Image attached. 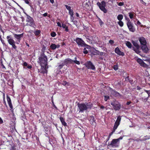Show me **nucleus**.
Here are the masks:
<instances>
[{
    "label": "nucleus",
    "instance_id": "1",
    "mask_svg": "<svg viewBox=\"0 0 150 150\" xmlns=\"http://www.w3.org/2000/svg\"><path fill=\"white\" fill-rule=\"evenodd\" d=\"M92 106V104L88 103H79L78 104V106L79 110V112H83L85 111L90 109Z\"/></svg>",
    "mask_w": 150,
    "mask_h": 150
},
{
    "label": "nucleus",
    "instance_id": "2",
    "mask_svg": "<svg viewBox=\"0 0 150 150\" xmlns=\"http://www.w3.org/2000/svg\"><path fill=\"white\" fill-rule=\"evenodd\" d=\"M142 59L140 58H137V62L139 63L141 66L147 68L148 67V65L145 63L143 60L148 62L149 63H150V58L148 57L144 56H142Z\"/></svg>",
    "mask_w": 150,
    "mask_h": 150
},
{
    "label": "nucleus",
    "instance_id": "3",
    "mask_svg": "<svg viewBox=\"0 0 150 150\" xmlns=\"http://www.w3.org/2000/svg\"><path fill=\"white\" fill-rule=\"evenodd\" d=\"M26 21V25L35 28L36 25L33 18L27 15Z\"/></svg>",
    "mask_w": 150,
    "mask_h": 150
},
{
    "label": "nucleus",
    "instance_id": "4",
    "mask_svg": "<svg viewBox=\"0 0 150 150\" xmlns=\"http://www.w3.org/2000/svg\"><path fill=\"white\" fill-rule=\"evenodd\" d=\"M39 62L42 66H46L47 63V57L44 53L39 57Z\"/></svg>",
    "mask_w": 150,
    "mask_h": 150
},
{
    "label": "nucleus",
    "instance_id": "5",
    "mask_svg": "<svg viewBox=\"0 0 150 150\" xmlns=\"http://www.w3.org/2000/svg\"><path fill=\"white\" fill-rule=\"evenodd\" d=\"M97 5L99 7L100 9L104 13H106L108 12L107 10L105 8L106 6V2L104 1H102L100 2H98Z\"/></svg>",
    "mask_w": 150,
    "mask_h": 150
},
{
    "label": "nucleus",
    "instance_id": "6",
    "mask_svg": "<svg viewBox=\"0 0 150 150\" xmlns=\"http://www.w3.org/2000/svg\"><path fill=\"white\" fill-rule=\"evenodd\" d=\"M6 38L7 40V41L8 43L11 45H12V47L14 49H16L17 48L16 46L15 45V41L11 37V36H7Z\"/></svg>",
    "mask_w": 150,
    "mask_h": 150
},
{
    "label": "nucleus",
    "instance_id": "7",
    "mask_svg": "<svg viewBox=\"0 0 150 150\" xmlns=\"http://www.w3.org/2000/svg\"><path fill=\"white\" fill-rule=\"evenodd\" d=\"M121 117L120 116H119L118 117L117 120H116V121L115 123L113 130V131L111 132V134H113V133L115 132V130L117 129V127L119 125L120 123V122L121 121Z\"/></svg>",
    "mask_w": 150,
    "mask_h": 150
},
{
    "label": "nucleus",
    "instance_id": "8",
    "mask_svg": "<svg viewBox=\"0 0 150 150\" xmlns=\"http://www.w3.org/2000/svg\"><path fill=\"white\" fill-rule=\"evenodd\" d=\"M111 104L113 107L114 109L116 110H119L120 108V105L117 101L111 102Z\"/></svg>",
    "mask_w": 150,
    "mask_h": 150
},
{
    "label": "nucleus",
    "instance_id": "9",
    "mask_svg": "<svg viewBox=\"0 0 150 150\" xmlns=\"http://www.w3.org/2000/svg\"><path fill=\"white\" fill-rule=\"evenodd\" d=\"M85 65L88 69H91L93 70H95L96 68L95 66L90 61H88L86 62L85 63Z\"/></svg>",
    "mask_w": 150,
    "mask_h": 150
},
{
    "label": "nucleus",
    "instance_id": "10",
    "mask_svg": "<svg viewBox=\"0 0 150 150\" xmlns=\"http://www.w3.org/2000/svg\"><path fill=\"white\" fill-rule=\"evenodd\" d=\"M76 41L79 47H82L85 45V43L80 38H77Z\"/></svg>",
    "mask_w": 150,
    "mask_h": 150
},
{
    "label": "nucleus",
    "instance_id": "11",
    "mask_svg": "<svg viewBox=\"0 0 150 150\" xmlns=\"http://www.w3.org/2000/svg\"><path fill=\"white\" fill-rule=\"evenodd\" d=\"M127 25L130 31L133 32L135 31V30L134 27L129 20L127 22Z\"/></svg>",
    "mask_w": 150,
    "mask_h": 150
},
{
    "label": "nucleus",
    "instance_id": "12",
    "mask_svg": "<svg viewBox=\"0 0 150 150\" xmlns=\"http://www.w3.org/2000/svg\"><path fill=\"white\" fill-rule=\"evenodd\" d=\"M117 140H118V139H114L112 140L110 144V145L112 147H117L118 146L119 143Z\"/></svg>",
    "mask_w": 150,
    "mask_h": 150
},
{
    "label": "nucleus",
    "instance_id": "13",
    "mask_svg": "<svg viewBox=\"0 0 150 150\" xmlns=\"http://www.w3.org/2000/svg\"><path fill=\"white\" fill-rule=\"evenodd\" d=\"M115 51L116 54L124 56V53L120 51L118 47H117L115 49Z\"/></svg>",
    "mask_w": 150,
    "mask_h": 150
},
{
    "label": "nucleus",
    "instance_id": "14",
    "mask_svg": "<svg viewBox=\"0 0 150 150\" xmlns=\"http://www.w3.org/2000/svg\"><path fill=\"white\" fill-rule=\"evenodd\" d=\"M139 41L142 45H146V41L145 39L143 37H142L139 38Z\"/></svg>",
    "mask_w": 150,
    "mask_h": 150
},
{
    "label": "nucleus",
    "instance_id": "15",
    "mask_svg": "<svg viewBox=\"0 0 150 150\" xmlns=\"http://www.w3.org/2000/svg\"><path fill=\"white\" fill-rule=\"evenodd\" d=\"M142 50L144 51V52L146 53H147L149 49L147 47L146 45H142Z\"/></svg>",
    "mask_w": 150,
    "mask_h": 150
},
{
    "label": "nucleus",
    "instance_id": "16",
    "mask_svg": "<svg viewBox=\"0 0 150 150\" xmlns=\"http://www.w3.org/2000/svg\"><path fill=\"white\" fill-rule=\"evenodd\" d=\"M59 45L58 44L56 45L54 44H52L50 46V48L52 50H54L56 48H59Z\"/></svg>",
    "mask_w": 150,
    "mask_h": 150
},
{
    "label": "nucleus",
    "instance_id": "17",
    "mask_svg": "<svg viewBox=\"0 0 150 150\" xmlns=\"http://www.w3.org/2000/svg\"><path fill=\"white\" fill-rule=\"evenodd\" d=\"M65 64H73V61L70 59H65L64 62Z\"/></svg>",
    "mask_w": 150,
    "mask_h": 150
},
{
    "label": "nucleus",
    "instance_id": "18",
    "mask_svg": "<svg viewBox=\"0 0 150 150\" xmlns=\"http://www.w3.org/2000/svg\"><path fill=\"white\" fill-rule=\"evenodd\" d=\"M14 36L15 38L17 39V40L19 42L20 40H21V38L23 36V34H15L14 35Z\"/></svg>",
    "mask_w": 150,
    "mask_h": 150
},
{
    "label": "nucleus",
    "instance_id": "19",
    "mask_svg": "<svg viewBox=\"0 0 150 150\" xmlns=\"http://www.w3.org/2000/svg\"><path fill=\"white\" fill-rule=\"evenodd\" d=\"M7 101L9 106L10 108L12 109L13 108V106L12 105V103H11V99L10 98L7 96Z\"/></svg>",
    "mask_w": 150,
    "mask_h": 150
},
{
    "label": "nucleus",
    "instance_id": "20",
    "mask_svg": "<svg viewBox=\"0 0 150 150\" xmlns=\"http://www.w3.org/2000/svg\"><path fill=\"white\" fill-rule=\"evenodd\" d=\"M110 91L112 95L115 96H117L120 95L119 93L112 89H111Z\"/></svg>",
    "mask_w": 150,
    "mask_h": 150
},
{
    "label": "nucleus",
    "instance_id": "21",
    "mask_svg": "<svg viewBox=\"0 0 150 150\" xmlns=\"http://www.w3.org/2000/svg\"><path fill=\"white\" fill-rule=\"evenodd\" d=\"M148 94V97L147 98H142V100L145 101H146L148 99V98L150 96V91H147L145 90V91Z\"/></svg>",
    "mask_w": 150,
    "mask_h": 150
},
{
    "label": "nucleus",
    "instance_id": "22",
    "mask_svg": "<svg viewBox=\"0 0 150 150\" xmlns=\"http://www.w3.org/2000/svg\"><path fill=\"white\" fill-rule=\"evenodd\" d=\"M60 120L62 125L65 126H67V123L65 122L64 119L63 117H60Z\"/></svg>",
    "mask_w": 150,
    "mask_h": 150
},
{
    "label": "nucleus",
    "instance_id": "23",
    "mask_svg": "<svg viewBox=\"0 0 150 150\" xmlns=\"http://www.w3.org/2000/svg\"><path fill=\"white\" fill-rule=\"evenodd\" d=\"M132 43L134 46L136 47V48H139V47L138 44V42L136 41H133L132 42Z\"/></svg>",
    "mask_w": 150,
    "mask_h": 150
},
{
    "label": "nucleus",
    "instance_id": "24",
    "mask_svg": "<svg viewBox=\"0 0 150 150\" xmlns=\"http://www.w3.org/2000/svg\"><path fill=\"white\" fill-rule=\"evenodd\" d=\"M128 14L130 19H132L134 16H135L134 13L133 12H129L128 13Z\"/></svg>",
    "mask_w": 150,
    "mask_h": 150
},
{
    "label": "nucleus",
    "instance_id": "25",
    "mask_svg": "<svg viewBox=\"0 0 150 150\" xmlns=\"http://www.w3.org/2000/svg\"><path fill=\"white\" fill-rule=\"evenodd\" d=\"M90 122L91 125H95V122L94 121V117L92 116L91 117V119L90 120Z\"/></svg>",
    "mask_w": 150,
    "mask_h": 150
},
{
    "label": "nucleus",
    "instance_id": "26",
    "mask_svg": "<svg viewBox=\"0 0 150 150\" xmlns=\"http://www.w3.org/2000/svg\"><path fill=\"white\" fill-rule=\"evenodd\" d=\"M92 53L94 55H97L100 54V52L96 50H95L93 51Z\"/></svg>",
    "mask_w": 150,
    "mask_h": 150
},
{
    "label": "nucleus",
    "instance_id": "27",
    "mask_svg": "<svg viewBox=\"0 0 150 150\" xmlns=\"http://www.w3.org/2000/svg\"><path fill=\"white\" fill-rule=\"evenodd\" d=\"M125 43L126 46L129 48H131L132 47V44L131 43L128 41H126Z\"/></svg>",
    "mask_w": 150,
    "mask_h": 150
},
{
    "label": "nucleus",
    "instance_id": "28",
    "mask_svg": "<svg viewBox=\"0 0 150 150\" xmlns=\"http://www.w3.org/2000/svg\"><path fill=\"white\" fill-rule=\"evenodd\" d=\"M76 59H77V57H76L74 58V60H73V63H75V64H78V65L80 64V63L79 62V61H77L76 60Z\"/></svg>",
    "mask_w": 150,
    "mask_h": 150
},
{
    "label": "nucleus",
    "instance_id": "29",
    "mask_svg": "<svg viewBox=\"0 0 150 150\" xmlns=\"http://www.w3.org/2000/svg\"><path fill=\"white\" fill-rule=\"evenodd\" d=\"M123 18V16L122 14L119 15L117 17V18L119 21H121Z\"/></svg>",
    "mask_w": 150,
    "mask_h": 150
},
{
    "label": "nucleus",
    "instance_id": "30",
    "mask_svg": "<svg viewBox=\"0 0 150 150\" xmlns=\"http://www.w3.org/2000/svg\"><path fill=\"white\" fill-rule=\"evenodd\" d=\"M51 36L52 37H55L56 35V33L55 32H52L50 33Z\"/></svg>",
    "mask_w": 150,
    "mask_h": 150
},
{
    "label": "nucleus",
    "instance_id": "31",
    "mask_svg": "<svg viewBox=\"0 0 150 150\" xmlns=\"http://www.w3.org/2000/svg\"><path fill=\"white\" fill-rule=\"evenodd\" d=\"M62 84L64 86L67 85L68 86L69 85L68 83L65 81H63L62 83Z\"/></svg>",
    "mask_w": 150,
    "mask_h": 150
},
{
    "label": "nucleus",
    "instance_id": "32",
    "mask_svg": "<svg viewBox=\"0 0 150 150\" xmlns=\"http://www.w3.org/2000/svg\"><path fill=\"white\" fill-rule=\"evenodd\" d=\"M65 64L64 62H63L61 64H60L59 65V69H61L63 67L64 65Z\"/></svg>",
    "mask_w": 150,
    "mask_h": 150
},
{
    "label": "nucleus",
    "instance_id": "33",
    "mask_svg": "<svg viewBox=\"0 0 150 150\" xmlns=\"http://www.w3.org/2000/svg\"><path fill=\"white\" fill-rule=\"evenodd\" d=\"M139 48H136V49H135L134 48H133V50L137 54H139L140 53V52L139 50Z\"/></svg>",
    "mask_w": 150,
    "mask_h": 150
},
{
    "label": "nucleus",
    "instance_id": "34",
    "mask_svg": "<svg viewBox=\"0 0 150 150\" xmlns=\"http://www.w3.org/2000/svg\"><path fill=\"white\" fill-rule=\"evenodd\" d=\"M118 24L121 27L123 26L124 24L121 21H119L118 22Z\"/></svg>",
    "mask_w": 150,
    "mask_h": 150
},
{
    "label": "nucleus",
    "instance_id": "35",
    "mask_svg": "<svg viewBox=\"0 0 150 150\" xmlns=\"http://www.w3.org/2000/svg\"><path fill=\"white\" fill-rule=\"evenodd\" d=\"M40 31L39 30H37L35 31V34L36 35H38L40 33Z\"/></svg>",
    "mask_w": 150,
    "mask_h": 150
},
{
    "label": "nucleus",
    "instance_id": "36",
    "mask_svg": "<svg viewBox=\"0 0 150 150\" xmlns=\"http://www.w3.org/2000/svg\"><path fill=\"white\" fill-rule=\"evenodd\" d=\"M113 68L115 70H117L118 69V65L117 64L114 65L113 66Z\"/></svg>",
    "mask_w": 150,
    "mask_h": 150
},
{
    "label": "nucleus",
    "instance_id": "37",
    "mask_svg": "<svg viewBox=\"0 0 150 150\" xmlns=\"http://www.w3.org/2000/svg\"><path fill=\"white\" fill-rule=\"evenodd\" d=\"M69 13L70 16H73V12L72 10H71L69 11Z\"/></svg>",
    "mask_w": 150,
    "mask_h": 150
},
{
    "label": "nucleus",
    "instance_id": "38",
    "mask_svg": "<svg viewBox=\"0 0 150 150\" xmlns=\"http://www.w3.org/2000/svg\"><path fill=\"white\" fill-rule=\"evenodd\" d=\"M104 100L105 101H107V100L109 99V97L108 96H105Z\"/></svg>",
    "mask_w": 150,
    "mask_h": 150
},
{
    "label": "nucleus",
    "instance_id": "39",
    "mask_svg": "<svg viewBox=\"0 0 150 150\" xmlns=\"http://www.w3.org/2000/svg\"><path fill=\"white\" fill-rule=\"evenodd\" d=\"M83 52L84 54H87L88 53L87 50H86V48L85 47L83 49Z\"/></svg>",
    "mask_w": 150,
    "mask_h": 150
},
{
    "label": "nucleus",
    "instance_id": "40",
    "mask_svg": "<svg viewBox=\"0 0 150 150\" xmlns=\"http://www.w3.org/2000/svg\"><path fill=\"white\" fill-rule=\"evenodd\" d=\"M66 7V8L69 11V10H71V7L70 6H68L67 5H66L65 6Z\"/></svg>",
    "mask_w": 150,
    "mask_h": 150
},
{
    "label": "nucleus",
    "instance_id": "41",
    "mask_svg": "<svg viewBox=\"0 0 150 150\" xmlns=\"http://www.w3.org/2000/svg\"><path fill=\"white\" fill-rule=\"evenodd\" d=\"M74 20V17H73V16H71V17H70L71 21L72 22H73Z\"/></svg>",
    "mask_w": 150,
    "mask_h": 150
},
{
    "label": "nucleus",
    "instance_id": "42",
    "mask_svg": "<svg viewBox=\"0 0 150 150\" xmlns=\"http://www.w3.org/2000/svg\"><path fill=\"white\" fill-rule=\"evenodd\" d=\"M118 5L119 6H123L124 5V3L123 2H121L119 3L118 4Z\"/></svg>",
    "mask_w": 150,
    "mask_h": 150
},
{
    "label": "nucleus",
    "instance_id": "43",
    "mask_svg": "<svg viewBox=\"0 0 150 150\" xmlns=\"http://www.w3.org/2000/svg\"><path fill=\"white\" fill-rule=\"evenodd\" d=\"M66 25L65 24L62 23V27L64 28H65L66 27H67Z\"/></svg>",
    "mask_w": 150,
    "mask_h": 150
},
{
    "label": "nucleus",
    "instance_id": "44",
    "mask_svg": "<svg viewBox=\"0 0 150 150\" xmlns=\"http://www.w3.org/2000/svg\"><path fill=\"white\" fill-rule=\"evenodd\" d=\"M84 47H85L87 49H89L90 47L89 46L87 45H86V44H85V46H84Z\"/></svg>",
    "mask_w": 150,
    "mask_h": 150
},
{
    "label": "nucleus",
    "instance_id": "45",
    "mask_svg": "<svg viewBox=\"0 0 150 150\" xmlns=\"http://www.w3.org/2000/svg\"><path fill=\"white\" fill-rule=\"evenodd\" d=\"M109 42L111 45H112L114 43V41L112 40H110L109 41Z\"/></svg>",
    "mask_w": 150,
    "mask_h": 150
},
{
    "label": "nucleus",
    "instance_id": "46",
    "mask_svg": "<svg viewBox=\"0 0 150 150\" xmlns=\"http://www.w3.org/2000/svg\"><path fill=\"white\" fill-rule=\"evenodd\" d=\"M57 25L60 27H62V25L60 24V23L59 22H58L57 23Z\"/></svg>",
    "mask_w": 150,
    "mask_h": 150
},
{
    "label": "nucleus",
    "instance_id": "47",
    "mask_svg": "<svg viewBox=\"0 0 150 150\" xmlns=\"http://www.w3.org/2000/svg\"><path fill=\"white\" fill-rule=\"evenodd\" d=\"M3 121L1 118L0 117V124H2L3 123Z\"/></svg>",
    "mask_w": 150,
    "mask_h": 150
},
{
    "label": "nucleus",
    "instance_id": "48",
    "mask_svg": "<svg viewBox=\"0 0 150 150\" xmlns=\"http://www.w3.org/2000/svg\"><path fill=\"white\" fill-rule=\"evenodd\" d=\"M65 28V30L67 32H68L69 31V29L67 26V27H66Z\"/></svg>",
    "mask_w": 150,
    "mask_h": 150
},
{
    "label": "nucleus",
    "instance_id": "49",
    "mask_svg": "<svg viewBox=\"0 0 150 150\" xmlns=\"http://www.w3.org/2000/svg\"><path fill=\"white\" fill-rule=\"evenodd\" d=\"M43 16L44 17L46 16H47V13H45L43 14Z\"/></svg>",
    "mask_w": 150,
    "mask_h": 150
},
{
    "label": "nucleus",
    "instance_id": "50",
    "mask_svg": "<svg viewBox=\"0 0 150 150\" xmlns=\"http://www.w3.org/2000/svg\"><path fill=\"white\" fill-rule=\"evenodd\" d=\"M122 138H123L122 137H120V138L117 139H118V140H117V141L119 142L120 140V139H122Z\"/></svg>",
    "mask_w": 150,
    "mask_h": 150
},
{
    "label": "nucleus",
    "instance_id": "51",
    "mask_svg": "<svg viewBox=\"0 0 150 150\" xmlns=\"http://www.w3.org/2000/svg\"><path fill=\"white\" fill-rule=\"evenodd\" d=\"M23 65L25 66H27L28 65V64L26 62H24L23 63Z\"/></svg>",
    "mask_w": 150,
    "mask_h": 150
},
{
    "label": "nucleus",
    "instance_id": "52",
    "mask_svg": "<svg viewBox=\"0 0 150 150\" xmlns=\"http://www.w3.org/2000/svg\"><path fill=\"white\" fill-rule=\"evenodd\" d=\"M27 68L29 69H31L32 68V66L31 65H27Z\"/></svg>",
    "mask_w": 150,
    "mask_h": 150
},
{
    "label": "nucleus",
    "instance_id": "53",
    "mask_svg": "<svg viewBox=\"0 0 150 150\" xmlns=\"http://www.w3.org/2000/svg\"><path fill=\"white\" fill-rule=\"evenodd\" d=\"M137 24L138 25H140L141 23L139 21H138L137 23Z\"/></svg>",
    "mask_w": 150,
    "mask_h": 150
},
{
    "label": "nucleus",
    "instance_id": "54",
    "mask_svg": "<svg viewBox=\"0 0 150 150\" xmlns=\"http://www.w3.org/2000/svg\"><path fill=\"white\" fill-rule=\"evenodd\" d=\"M25 2L27 4H28L29 3V2L28 0H25Z\"/></svg>",
    "mask_w": 150,
    "mask_h": 150
},
{
    "label": "nucleus",
    "instance_id": "55",
    "mask_svg": "<svg viewBox=\"0 0 150 150\" xmlns=\"http://www.w3.org/2000/svg\"><path fill=\"white\" fill-rule=\"evenodd\" d=\"M100 108L101 109H104L105 108L103 105H101L100 106Z\"/></svg>",
    "mask_w": 150,
    "mask_h": 150
},
{
    "label": "nucleus",
    "instance_id": "56",
    "mask_svg": "<svg viewBox=\"0 0 150 150\" xmlns=\"http://www.w3.org/2000/svg\"><path fill=\"white\" fill-rule=\"evenodd\" d=\"M51 3L52 4H53L54 3V0H50Z\"/></svg>",
    "mask_w": 150,
    "mask_h": 150
},
{
    "label": "nucleus",
    "instance_id": "57",
    "mask_svg": "<svg viewBox=\"0 0 150 150\" xmlns=\"http://www.w3.org/2000/svg\"><path fill=\"white\" fill-rule=\"evenodd\" d=\"M131 103V102H130L128 101L127 102V105H129Z\"/></svg>",
    "mask_w": 150,
    "mask_h": 150
},
{
    "label": "nucleus",
    "instance_id": "58",
    "mask_svg": "<svg viewBox=\"0 0 150 150\" xmlns=\"http://www.w3.org/2000/svg\"><path fill=\"white\" fill-rule=\"evenodd\" d=\"M76 16L77 17H79V14L77 13H76Z\"/></svg>",
    "mask_w": 150,
    "mask_h": 150
},
{
    "label": "nucleus",
    "instance_id": "59",
    "mask_svg": "<svg viewBox=\"0 0 150 150\" xmlns=\"http://www.w3.org/2000/svg\"><path fill=\"white\" fill-rule=\"evenodd\" d=\"M0 40H1V42H2V43H3V42H4V40H2V38H1V39H0Z\"/></svg>",
    "mask_w": 150,
    "mask_h": 150
},
{
    "label": "nucleus",
    "instance_id": "60",
    "mask_svg": "<svg viewBox=\"0 0 150 150\" xmlns=\"http://www.w3.org/2000/svg\"><path fill=\"white\" fill-rule=\"evenodd\" d=\"M10 150H15L14 149V148L13 147H12L10 149Z\"/></svg>",
    "mask_w": 150,
    "mask_h": 150
},
{
    "label": "nucleus",
    "instance_id": "61",
    "mask_svg": "<svg viewBox=\"0 0 150 150\" xmlns=\"http://www.w3.org/2000/svg\"><path fill=\"white\" fill-rule=\"evenodd\" d=\"M140 87H137V89H138L139 90V89H140Z\"/></svg>",
    "mask_w": 150,
    "mask_h": 150
},
{
    "label": "nucleus",
    "instance_id": "62",
    "mask_svg": "<svg viewBox=\"0 0 150 150\" xmlns=\"http://www.w3.org/2000/svg\"><path fill=\"white\" fill-rule=\"evenodd\" d=\"M136 140L137 141H138L139 140L138 139H136Z\"/></svg>",
    "mask_w": 150,
    "mask_h": 150
},
{
    "label": "nucleus",
    "instance_id": "63",
    "mask_svg": "<svg viewBox=\"0 0 150 150\" xmlns=\"http://www.w3.org/2000/svg\"><path fill=\"white\" fill-rule=\"evenodd\" d=\"M27 46H29V45L28 44H27Z\"/></svg>",
    "mask_w": 150,
    "mask_h": 150
},
{
    "label": "nucleus",
    "instance_id": "64",
    "mask_svg": "<svg viewBox=\"0 0 150 150\" xmlns=\"http://www.w3.org/2000/svg\"><path fill=\"white\" fill-rule=\"evenodd\" d=\"M140 1H142V2H143V0H140Z\"/></svg>",
    "mask_w": 150,
    "mask_h": 150
}]
</instances>
